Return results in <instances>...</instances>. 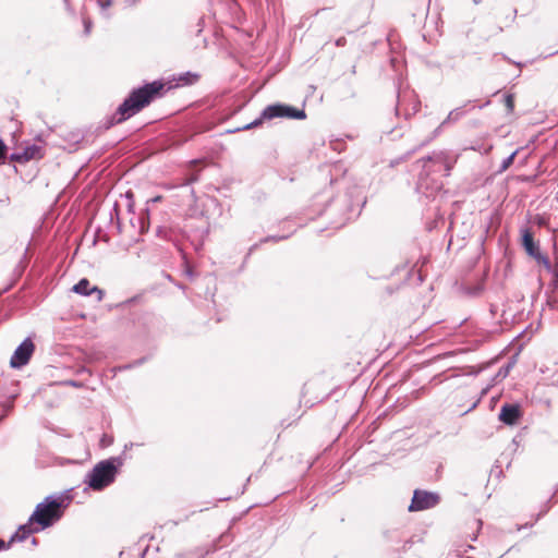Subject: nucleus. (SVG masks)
<instances>
[{
    "label": "nucleus",
    "mask_w": 558,
    "mask_h": 558,
    "mask_svg": "<svg viewBox=\"0 0 558 558\" xmlns=\"http://www.w3.org/2000/svg\"><path fill=\"white\" fill-rule=\"evenodd\" d=\"M199 77H201V75L197 73L187 72L183 75H180L179 78L177 80V82H178V85H191V84L198 82Z\"/></svg>",
    "instance_id": "12"
},
{
    "label": "nucleus",
    "mask_w": 558,
    "mask_h": 558,
    "mask_svg": "<svg viewBox=\"0 0 558 558\" xmlns=\"http://www.w3.org/2000/svg\"><path fill=\"white\" fill-rule=\"evenodd\" d=\"M473 1H474V3H476V4L481 2V0H473Z\"/></svg>",
    "instance_id": "21"
},
{
    "label": "nucleus",
    "mask_w": 558,
    "mask_h": 558,
    "mask_svg": "<svg viewBox=\"0 0 558 558\" xmlns=\"http://www.w3.org/2000/svg\"><path fill=\"white\" fill-rule=\"evenodd\" d=\"M513 157H514V155H511V156L508 158V160H507V162H506V167L512 162Z\"/></svg>",
    "instance_id": "19"
},
{
    "label": "nucleus",
    "mask_w": 558,
    "mask_h": 558,
    "mask_svg": "<svg viewBox=\"0 0 558 558\" xmlns=\"http://www.w3.org/2000/svg\"><path fill=\"white\" fill-rule=\"evenodd\" d=\"M116 474L117 466L112 460L101 461L88 474V485L94 490H100L114 481Z\"/></svg>",
    "instance_id": "3"
},
{
    "label": "nucleus",
    "mask_w": 558,
    "mask_h": 558,
    "mask_svg": "<svg viewBox=\"0 0 558 558\" xmlns=\"http://www.w3.org/2000/svg\"><path fill=\"white\" fill-rule=\"evenodd\" d=\"M73 291L85 296L95 295L97 301H101L104 298V291L97 286H92L89 280L86 278L81 279L76 284H74Z\"/></svg>",
    "instance_id": "10"
},
{
    "label": "nucleus",
    "mask_w": 558,
    "mask_h": 558,
    "mask_svg": "<svg viewBox=\"0 0 558 558\" xmlns=\"http://www.w3.org/2000/svg\"><path fill=\"white\" fill-rule=\"evenodd\" d=\"M5 548H7V545H5L4 541H2V539L0 538V550H3V549H5Z\"/></svg>",
    "instance_id": "18"
},
{
    "label": "nucleus",
    "mask_w": 558,
    "mask_h": 558,
    "mask_svg": "<svg viewBox=\"0 0 558 558\" xmlns=\"http://www.w3.org/2000/svg\"><path fill=\"white\" fill-rule=\"evenodd\" d=\"M547 218L545 216H542V215H536L534 217V222L539 226V227H546L547 226Z\"/></svg>",
    "instance_id": "15"
},
{
    "label": "nucleus",
    "mask_w": 558,
    "mask_h": 558,
    "mask_svg": "<svg viewBox=\"0 0 558 558\" xmlns=\"http://www.w3.org/2000/svg\"><path fill=\"white\" fill-rule=\"evenodd\" d=\"M203 162L202 160H192L190 162V167L193 168V167H196L198 163Z\"/></svg>",
    "instance_id": "17"
},
{
    "label": "nucleus",
    "mask_w": 558,
    "mask_h": 558,
    "mask_svg": "<svg viewBox=\"0 0 558 558\" xmlns=\"http://www.w3.org/2000/svg\"><path fill=\"white\" fill-rule=\"evenodd\" d=\"M521 416V407L517 403H505L500 409L499 420L507 425H515Z\"/></svg>",
    "instance_id": "9"
},
{
    "label": "nucleus",
    "mask_w": 558,
    "mask_h": 558,
    "mask_svg": "<svg viewBox=\"0 0 558 558\" xmlns=\"http://www.w3.org/2000/svg\"><path fill=\"white\" fill-rule=\"evenodd\" d=\"M522 246L524 247L525 252L538 263L546 266L549 265L548 258L541 253L539 246L534 241L533 233L530 229H525L522 233Z\"/></svg>",
    "instance_id": "7"
},
{
    "label": "nucleus",
    "mask_w": 558,
    "mask_h": 558,
    "mask_svg": "<svg viewBox=\"0 0 558 558\" xmlns=\"http://www.w3.org/2000/svg\"><path fill=\"white\" fill-rule=\"evenodd\" d=\"M35 351V344L31 339H25L14 351L10 360L13 368H20L26 365Z\"/></svg>",
    "instance_id": "6"
},
{
    "label": "nucleus",
    "mask_w": 558,
    "mask_h": 558,
    "mask_svg": "<svg viewBox=\"0 0 558 558\" xmlns=\"http://www.w3.org/2000/svg\"><path fill=\"white\" fill-rule=\"evenodd\" d=\"M163 89L165 84L159 81L148 83L137 89H134L117 109L114 114L116 122L121 123L140 112L153 100L161 97Z\"/></svg>",
    "instance_id": "1"
},
{
    "label": "nucleus",
    "mask_w": 558,
    "mask_h": 558,
    "mask_svg": "<svg viewBox=\"0 0 558 558\" xmlns=\"http://www.w3.org/2000/svg\"><path fill=\"white\" fill-rule=\"evenodd\" d=\"M98 5L102 14H107V10L112 5V0H98Z\"/></svg>",
    "instance_id": "14"
},
{
    "label": "nucleus",
    "mask_w": 558,
    "mask_h": 558,
    "mask_svg": "<svg viewBox=\"0 0 558 558\" xmlns=\"http://www.w3.org/2000/svg\"><path fill=\"white\" fill-rule=\"evenodd\" d=\"M66 507L65 498L47 497L36 506L33 514L29 517L31 523H34L39 531L45 530L63 517Z\"/></svg>",
    "instance_id": "2"
},
{
    "label": "nucleus",
    "mask_w": 558,
    "mask_h": 558,
    "mask_svg": "<svg viewBox=\"0 0 558 558\" xmlns=\"http://www.w3.org/2000/svg\"><path fill=\"white\" fill-rule=\"evenodd\" d=\"M138 0H126L129 5H134Z\"/></svg>",
    "instance_id": "20"
},
{
    "label": "nucleus",
    "mask_w": 558,
    "mask_h": 558,
    "mask_svg": "<svg viewBox=\"0 0 558 558\" xmlns=\"http://www.w3.org/2000/svg\"><path fill=\"white\" fill-rule=\"evenodd\" d=\"M439 502V497L436 494L425 490L416 489L413 494L409 511H422L435 507Z\"/></svg>",
    "instance_id": "5"
},
{
    "label": "nucleus",
    "mask_w": 558,
    "mask_h": 558,
    "mask_svg": "<svg viewBox=\"0 0 558 558\" xmlns=\"http://www.w3.org/2000/svg\"><path fill=\"white\" fill-rule=\"evenodd\" d=\"M198 180V173L197 172H193L190 177H187L184 181L183 184H191V183H194Z\"/></svg>",
    "instance_id": "16"
},
{
    "label": "nucleus",
    "mask_w": 558,
    "mask_h": 558,
    "mask_svg": "<svg viewBox=\"0 0 558 558\" xmlns=\"http://www.w3.org/2000/svg\"><path fill=\"white\" fill-rule=\"evenodd\" d=\"M275 118H288L295 120H303L306 118V113L302 109H298L288 105L276 104L266 107L262 113V117L246 126L251 129L262 123L263 119L271 120Z\"/></svg>",
    "instance_id": "4"
},
{
    "label": "nucleus",
    "mask_w": 558,
    "mask_h": 558,
    "mask_svg": "<svg viewBox=\"0 0 558 558\" xmlns=\"http://www.w3.org/2000/svg\"><path fill=\"white\" fill-rule=\"evenodd\" d=\"M38 531H39L38 527L34 523H31V519H28V522L26 524L21 525L19 527V530L16 531L14 536L11 538V542H14L16 539L23 541L32 533H36Z\"/></svg>",
    "instance_id": "11"
},
{
    "label": "nucleus",
    "mask_w": 558,
    "mask_h": 558,
    "mask_svg": "<svg viewBox=\"0 0 558 558\" xmlns=\"http://www.w3.org/2000/svg\"><path fill=\"white\" fill-rule=\"evenodd\" d=\"M44 157L43 148L37 145H31L25 147L21 153H13L10 157L12 161L19 163H26L31 160H39Z\"/></svg>",
    "instance_id": "8"
},
{
    "label": "nucleus",
    "mask_w": 558,
    "mask_h": 558,
    "mask_svg": "<svg viewBox=\"0 0 558 558\" xmlns=\"http://www.w3.org/2000/svg\"><path fill=\"white\" fill-rule=\"evenodd\" d=\"M504 105L508 113H512L514 110V96L507 94L504 98Z\"/></svg>",
    "instance_id": "13"
}]
</instances>
